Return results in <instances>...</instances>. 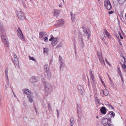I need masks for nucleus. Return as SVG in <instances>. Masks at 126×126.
<instances>
[{
    "label": "nucleus",
    "instance_id": "1",
    "mask_svg": "<svg viewBox=\"0 0 126 126\" xmlns=\"http://www.w3.org/2000/svg\"><path fill=\"white\" fill-rule=\"evenodd\" d=\"M82 28L83 29V35L84 36H86L88 40L90 38L91 35L90 31L88 30H87L86 28L84 27H82Z\"/></svg>",
    "mask_w": 126,
    "mask_h": 126
},
{
    "label": "nucleus",
    "instance_id": "2",
    "mask_svg": "<svg viewBox=\"0 0 126 126\" xmlns=\"http://www.w3.org/2000/svg\"><path fill=\"white\" fill-rule=\"evenodd\" d=\"M111 120L109 118L108 119L103 118L101 121V124L104 126H108L110 123Z\"/></svg>",
    "mask_w": 126,
    "mask_h": 126
},
{
    "label": "nucleus",
    "instance_id": "3",
    "mask_svg": "<svg viewBox=\"0 0 126 126\" xmlns=\"http://www.w3.org/2000/svg\"><path fill=\"white\" fill-rule=\"evenodd\" d=\"M105 8L108 10H110L111 8V6L109 0H105L104 2Z\"/></svg>",
    "mask_w": 126,
    "mask_h": 126
},
{
    "label": "nucleus",
    "instance_id": "4",
    "mask_svg": "<svg viewBox=\"0 0 126 126\" xmlns=\"http://www.w3.org/2000/svg\"><path fill=\"white\" fill-rule=\"evenodd\" d=\"M90 74V75L91 81L92 85L93 87V88H95L96 85L95 84V82L94 79V77L93 74L91 71Z\"/></svg>",
    "mask_w": 126,
    "mask_h": 126
},
{
    "label": "nucleus",
    "instance_id": "5",
    "mask_svg": "<svg viewBox=\"0 0 126 126\" xmlns=\"http://www.w3.org/2000/svg\"><path fill=\"white\" fill-rule=\"evenodd\" d=\"M17 33L18 36L20 39H24L23 33L19 27L18 28Z\"/></svg>",
    "mask_w": 126,
    "mask_h": 126
},
{
    "label": "nucleus",
    "instance_id": "6",
    "mask_svg": "<svg viewBox=\"0 0 126 126\" xmlns=\"http://www.w3.org/2000/svg\"><path fill=\"white\" fill-rule=\"evenodd\" d=\"M17 16L21 20H23L25 19V17L24 13L22 12H19L17 14Z\"/></svg>",
    "mask_w": 126,
    "mask_h": 126
},
{
    "label": "nucleus",
    "instance_id": "7",
    "mask_svg": "<svg viewBox=\"0 0 126 126\" xmlns=\"http://www.w3.org/2000/svg\"><path fill=\"white\" fill-rule=\"evenodd\" d=\"M39 38L41 40H43L45 36H47V35L46 32L42 31L39 33Z\"/></svg>",
    "mask_w": 126,
    "mask_h": 126
},
{
    "label": "nucleus",
    "instance_id": "8",
    "mask_svg": "<svg viewBox=\"0 0 126 126\" xmlns=\"http://www.w3.org/2000/svg\"><path fill=\"white\" fill-rule=\"evenodd\" d=\"M44 75L45 78L47 79H49L51 77V74L50 71L44 72Z\"/></svg>",
    "mask_w": 126,
    "mask_h": 126
},
{
    "label": "nucleus",
    "instance_id": "9",
    "mask_svg": "<svg viewBox=\"0 0 126 126\" xmlns=\"http://www.w3.org/2000/svg\"><path fill=\"white\" fill-rule=\"evenodd\" d=\"M79 40L80 46L81 47L83 48L84 47V43L82 37L81 36H79Z\"/></svg>",
    "mask_w": 126,
    "mask_h": 126
},
{
    "label": "nucleus",
    "instance_id": "10",
    "mask_svg": "<svg viewBox=\"0 0 126 126\" xmlns=\"http://www.w3.org/2000/svg\"><path fill=\"white\" fill-rule=\"evenodd\" d=\"M60 11V10H57V9H55L54 10V12H53V15L57 17L59 15Z\"/></svg>",
    "mask_w": 126,
    "mask_h": 126
},
{
    "label": "nucleus",
    "instance_id": "11",
    "mask_svg": "<svg viewBox=\"0 0 126 126\" xmlns=\"http://www.w3.org/2000/svg\"><path fill=\"white\" fill-rule=\"evenodd\" d=\"M27 97H28L29 101L30 102L32 103L33 101V94H32L29 95H27Z\"/></svg>",
    "mask_w": 126,
    "mask_h": 126
},
{
    "label": "nucleus",
    "instance_id": "12",
    "mask_svg": "<svg viewBox=\"0 0 126 126\" xmlns=\"http://www.w3.org/2000/svg\"><path fill=\"white\" fill-rule=\"evenodd\" d=\"M37 77H32L30 79V81L32 83H34L37 81L38 80Z\"/></svg>",
    "mask_w": 126,
    "mask_h": 126
},
{
    "label": "nucleus",
    "instance_id": "13",
    "mask_svg": "<svg viewBox=\"0 0 126 126\" xmlns=\"http://www.w3.org/2000/svg\"><path fill=\"white\" fill-rule=\"evenodd\" d=\"M58 23L59 26L62 27L64 24V22L63 19H61L58 21Z\"/></svg>",
    "mask_w": 126,
    "mask_h": 126
},
{
    "label": "nucleus",
    "instance_id": "14",
    "mask_svg": "<svg viewBox=\"0 0 126 126\" xmlns=\"http://www.w3.org/2000/svg\"><path fill=\"white\" fill-rule=\"evenodd\" d=\"M44 72L50 71L49 67L47 64H46L44 66Z\"/></svg>",
    "mask_w": 126,
    "mask_h": 126
},
{
    "label": "nucleus",
    "instance_id": "15",
    "mask_svg": "<svg viewBox=\"0 0 126 126\" xmlns=\"http://www.w3.org/2000/svg\"><path fill=\"white\" fill-rule=\"evenodd\" d=\"M59 62H60L61 67L64 65V63L63 62V60L62 59V57L60 56V55H59Z\"/></svg>",
    "mask_w": 126,
    "mask_h": 126
},
{
    "label": "nucleus",
    "instance_id": "16",
    "mask_svg": "<svg viewBox=\"0 0 126 126\" xmlns=\"http://www.w3.org/2000/svg\"><path fill=\"white\" fill-rule=\"evenodd\" d=\"M1 41L2 42H3L8 40L7 37L4 34H2L1 35Z\"/></svg>",
    "mask_w": 126,
    "mask_h": 126
},
{
    "label": "nucleus",
    "instance_id": "17",
    "mask_svg": "<svg viewBox=\"0 0 126 126\" xmlns=\"http://www.w3.org/2000/svg\"><path fill=\"white\" fill-rule=\"evenodd\" d=\"M77 87L78 89L79 90L81 94L82 95L83 94V92L82 91V86L81 85H79Z\"/></svg>",
    "mask_w": 126,
    "mask_h": 126
},
{
    "label": "nucleus",
    "instance_id": "18",
    "mask_svg": "<svg viewBox=\"0 0 126 126\" xmlns=\"http://www.w3.org/2000/svg\"><path fill=\"white\" fill-rule=\"evenodd\" d=\"M100 111L101 113L104 114H105L106 113V108L104 107H103L100 109Z\"/></svg>",
    "mask_w": 126,
    "mask_h": 126
},
{
    "label": "nucleus",
    "instance_id": "19",
    "mask_svg": "<svg viewBox=\"0 0 126 126\" xmlns=\"http://www.w3.org/2000/svg\"><path fill=\"white\" fill-rule=\"evenodd\" d=\"M115 114L114 112L112 111H110L108 114L107 117H109L110 116L111 117H114Z\"/></svg>",
    "mask_w": 126,
    "mask_h": 126
},
{
    "label": "nucleus",
    "instance_id": "20",
    "mask_svg": "<svg viewBox=\"0 0 126 126\" xmlns=\"http://www.w3.org/2000/svg\"><path fill=\"white\" fill-rule=\"evenodd\" d=\"M100 36L101 39L103 41L105 39L106 37L105 35L103 32H101L100 34Z\"/></svg>",
    "mask_w": 126,
    "mask_h": 126
},
{
    "label": "nucleus",
    "instance_id": "21",
    "mask_svg": "<svg viewBox=\"0 0 126 126\" xmlns=\"http://www.w3.org/2000/svg\"><path fill=\"white\" fill-rule=\"evenodd\" d=\"M24 92L25 93L27 94V95H29L32 94L31 93L30 91L28 89H25Z\"/></svg>",
    "mask_w": 126,
    "mask_h": 126
},
{
    "label": "nucleus",
    "instance_id": "22",
    "mask_svg": "<svg viewBox=\"0 0 126 126\" xmlns=\"http://www.w3.org/2000/svg\"><path fill=\"white\" fill-rule=\"evenodd\" d=\"M45 88H51L52 86L51 85L49 84L47 82H45Z\"/></svg>",
    "mask_w": 126,
    "mask_h": 126
},
{
    "label": "nucleus",
    "instance_id": "23",
    "mask_svg": "<svg viewBox=\"0 0 126 126\" xmlns=\"http://www.w3.org/2000/svg\"><path fill=\"white\" fill-rule=\"evenodd\" d=\"M4 43V45L6 47H8L9 46V42L8 41V40L3 42Z\"/></svg>",
    "mask_w": 126,
    "mask_h": 126
},
{
    "label": "nucleus",
    "instance_id": "24",
    "mask_svg": "<svg viewBox=\"0 0 126 126\" xmlns=\"http://www.w3.org/2000/svg\"><path fill=\"white\" fill-rule=\"evenodd\" d=\"M45 90L47 93H50L52 91V88L51 87L50 88H45Z\"/></svg>",
    "mask_w": 126,
    "mask_h": 126
},
{
    "label": "nucleus",
    "instance_id": "25",
    "mask_svg": "<svg viewBox=\"0 0 126 126\" xmlns=\"http://www.w3.org/2000/svg\"><path fill=\"white\" fill-rule=\"evenodd\" d=\"M70 125H74V119L73 117H72L71 118L70 120Z\"/></svg>",
    "mask_w": 126,
    "mask_h": 126
},
{
    "label": "nucleus",
    "instance_id": "26",
    "mask_svg": "<svg viewBox=\"0 0 126 126\" xmlns=\"http://www.w3.org/2000/svg\"><path fill=\"white\" fill-rule=\"evenodd\" d=\"M104 32L106 35L108 37H109L110 36V35L109 34V33L105 29H104Z\"/></svg>",
    "mask_w": 126,
    "mask_h": 126
},
{
    "label": "nucleus",
    "instance_id": "27",
    "mask_svg": "<svg viewBox=\"0 0 126 126\" xmlns=\"http://www.w3.org/2000/svg\"><path fill=\"white\" fill-rule=\"evenodd\" d=\"M14 63L16 65L19 64L18 61V59L17 58H14Z\"/></svg>",
    "mask_w": 126,
    "mask_h": 126
},
{
    "label": "nucleus",
    "instance_id": "28",
    "mask_svg": "<svg viewBox=\"0 0 126 126\" xmlns=\"http://www.w3.org/2000/svg\"><path fill=\"white\" fill-rule=\"evenodd\" d=\"M94 97L96 102H97V103L99 104H101V103L99 99H98L97 97L96 96H95Z\"/></svg>",
    "mask_w": 126,
    "mask_h": 126
},
{
    "label": "nucleus",
    "instance_id": "29",
    "mask_svg": "<svg viewBox=\"0 0 126 126\" xmlns=\"http://www.w3.org/2000/svg\"><path fill=\"white\" fill-rule=\"evenodd\" d=\"M99 59L101 63L103 64L104 63V61L102 57L99 58Z\"/></svg>",
    "mask_w": 126,
    "mask_h": 126
},
{
    "label": "nucleus",
    "instance_id": "30",
    "mask_svg": "<svg viewBox=\"0 0 126 126\" xmlns=\"http://www.w3.org/2000/svg\"><path fill=\"white\" fill-rule=\"evenodd\" d=\"M122 67L123 68L125 71H126V66L125 65V63L122 65Z\"/></svg>",
    "mask_w": 126,
    "mask_h": 126
},
{
    "label": "nucleus",
    "instance_id": "31",
    "mask_svg": "<svg viewBox=\"0 0 126 126\" xmlns=\"http://www.w3.org/2000/svg\"><path fill=\"white\" fill-rule=\"evenodd\" d=\"M97 56L98 58L102 57V56L101 55V53L99 51L97 52Z\"/></svg>",
    "mask_w": 126,
    "mask_h": 126
},
{
    "label": "nucleus",
    "instance_id": "32",
    "mask_svg": "<svg viewBox=\"0 0 126 126\" xmlns=\"http://www.w3.org/2000/svg\"><path fill=\"white\" fill-rule=\"evenodd\" d=\"M3 30V26L0 21V30L1 31Z\"/></svg>",
    "mask_w": 126,
    "mask_h": 126
},
{
    "label": "nucleus",
    "instance_id": "33",
    "mask_svg": "<svg viewBox=\"0 0 126 126\" xmlns=\"http://www.w3.org/2000/svg\"><path fill=\"white\" fill-rule=\"evenodd\" d=\"M3 30V26L0 21V30L1 31Z\"/></svg>",
    "mask_w": 126,
    "mask_h": 126
},
{
    "label": "nucleus",
    "instance_id": "34",
    "mask_svg": "<svg viewBox=\"0 0 126 126\" xmlns=\"http://www.w3.org/2000/svg\"><path fill=\"white\" fill-rule=\"evenodd\" d=\"M125 0H118V2L120 4H122L124 3Z\"/></svg>",
    "mask_w": 126,
    "mask_h": 126
},
{
    "label": "nucleus",
    "instance_id": "35",
    "mask_svg": "<svg viewBox=\"0 0 126 126\" xmlns=\"http://www.w3.org/2000/svg\"><path fill=\"white\" fill-rule=\"evenodd\" d=\"M72 16L71 17V19L72 21L73 22H74L75 21V16Z\"/></svg>",
    "mask_w": 126,
    "mask_h": 126
},
{
    "label": "nucleus",
    "instance_id": "36",
    "mask_svg": "<svg viewBox=\"0 0 126 126\" xmlns=\"http://www.w3.org/2000/svg\"><path fill=\"white\" fill-rule=\"evenodd\" d=\"M29 59L30 60H32L33 61H35V59L33 57H31L30 56H29Z\"/></svg>",
    "mask_w": 126,
    "mask_h": 126
},
{
    "label": "nucleus",
    "instance_id": "37",
    "mask_svg": "<svg viewBox=\"0 0 126 126\" xmlns=\"http://www.w3.org/2000/svg\"><path fill=\"white\" fill-rule=\"evenodd\" d=\"M57 38H53V40L52 42H56L55 43H57Z\"/></svg>",
    "mask_w": 126,
    "mask_h": 126
},
{
    "label": "nucleus",
    "instance_id": "38",
    "mask_svg": "<svg viewBox=\"0 0 126 126\" xmlns=\"http://www.w3.org/2000/svg\"><path fill=\"white\" fill-rule=\"evenodd\" d=\"M5 74L6 75V78H7L8 77V71L7 70H6L5 71Z\"/></svg>",
    "mask_w": 126,
    "mask_h": 126
},
{
    "label": "nucleus",
    "instance_id": "39",
    "mask_svg": "<svg viewBox=\"0 0 126 126\" xmlns=\"http://www.w3.org/2000/svg\"><path fill=\"white\" fill-rule=\"evenodd\" d=\"M44 41L45 42L48 41V39L47 36H45L44 38Z\"/></svg>",
    "mask_w": 126,
    "mask_h": 126
},
{
    "label": "nucleus",
    "instance_id": "40",
    "mask_svg": "<svg viewBox=\"0 0 126 126\" xmlns=\"http://www.w3.org/2000/svg\"><path fill=\"white\" fill-rule=\"evenodd\" d=\"M109 93V91H106V92H105V93L104 95L105 96L107 95H108Z\"/></svg>",
    "mask_w": 126,
    "mask_h": 126
},
{
    "label": "nucleus",
    "instance_id": "41",
    "mask_svg": "<svg viewBox=\"0 0 126 126\" xmlns=\"http://www.w3.org/2000/svg\"><path fill=\"white\" fill-rule=\"evenodd\" d=\"M50 36L51 38L50 39H49V41H52V40H53V38H54V37H53L52 35H51Z\"/></svg>",
    "mask_w": 126,
    "mask_h": 126
},
{
    "label": "nucleus",
    "instance_id": "42",
    "mask_svg": "<svg viewBox=\"0 0 126 126\" xmlns=\"http://www.w3.org/2000/svg\"><path fill=\"white\" fill-rule=\"evenodd\" d=\"M47 49L46 48H44V53H47Z\"/></svg>",
    "mask_w": 126,
    "mask_h": 126
},
{
    "label": "nucleus",
    "instance_id": "43",
    "mask_svg": "<svg viewBox=\"0 0 126 126\" xmlns=\"http://www.w3.org/2000/svg\"><path fill=\"white\" fill-rule=\"evenodd\" d=\"M109 79L110 81V84L112 86H113L114 85L113 83L112 82L110 78H109Z\"/></svg>",
    "mask_w": 126,
    "mask_h": 126
},
{
    "label": "nucleus",
    "instance_id": "44",
    "mask_svg": "<svg viewBox=\"0 0 126 126\" xmlns=\"http://www.w3.org/2000/svg\"><path fill=\"white\" fill-rule=\"evenodd\" d=\"M106 105H108L109 106H111V105L109 104V103L108 102H105Z\"/></svg>",
    "mask_w": 126,
    "mask_h": 126
},
{
    "label": "nucleus",
    "instance_id": "45",
    "mask_svg": "<svg viewBox=\"0 0 126 126\" xmlns=\"http://www.w3.org/2000/svg\"><path fill=\"white\" fill-rule=\"evenodd\" d=\"M48 108L49 110H51V111H52V108L51 106L49 107Z\"/></svg>",
    "mask_w": 126,
    "mask_h": 126
},
{
    "label": "nucleus",
    "instance_id": "46",
    "mask_svg": "<svg viewBox=\"0 0 126 126\" xmlns=\"http://www.w3.org/2000/svg\"><path fill=\"white\" fill-rule=\"evenodd\" d=\"M56 42H52V45L53 46H54L57 43H55Z\"/></svg>",
    "mask_w": 126,
    "mask_h": 126
},
{
    "label": "nucleus",
    "instance_id": "47",
    "mask_svg": "<svg viewBox=\"0 0 126 126\" xmlns=\"http://www.w3.org/2000/svg\"><path fill=\"white\" fill-rule=\"evenodd\" d=\"M7 84H8V85L9 84V79L8 77H7Z\"/></svg>",
    "mask_w": 126,
    "mask_h": 126
},
{
    "label": "nucleus",
    "instance_id": "48",
    "mask_svg": "<svg viewBox=\"0 0 126 126\" xmlns=\"http://www.w3.org/2000/svg\"><path fill=\"white\" fill-rule=\"evenodd\" d=\"M120 74L119 75L121 77V79H123V78L122 75L121 74V72L120 71Z\"/></svg>",
    "mask_w": 126,
    "mask_h": 126
},
{
    "label": "nucleus",
    "instance_id": "49",
    "mask_svg": "<svg viewBox=\"0 0 126 126\" xmlns=\"http://www.w3.org/2000/svg\"><path fill=\"white\" fill-rule=\"evenodd\" d=\"M101 81L102 82V83L103 84L104 86L105 87V83L102 80V79H101Z\"/></svg>",
    "mask_w": 126,
    "mask_h": 126
},
{
    "label": "nucleus",
    "instance_id": "50",
    "mask_svg": "<svg viewBox=\"0 0 126 126\" xmlns=\"http://www.w3.org/2000/svg\"><path fill=\"white\" fill-rule=\"evenodd\" d=\"M56 111L57 113V116L58 117L59 115L58 110H57Z\"/></svg>",
    "mask_w": 126,
    "mask_h": 126
},
{
    "label": "nucleus",
    "instance_id": "51",
    "mask_svg": "<svg viewBox=\"0 0 126 126\" xmlns=\"http://www.w3.org/2000/svg\"><path fill=\"white\" fill-rule=\"evenodd\" d=\"M101 94H104L105 92H104V91L103 90H101Z\"/></svg>",
    "mask_w": 126,
    "mask_h": 126
},
{
    "label": "nucleus",
    "instance_id": "52",
    "mask_svg": "<svg viewBox=\"0 0 126 126\" xmlns=\"http://www.w3.org/2000/svg\"><path fill=\"white\" fill-rule=\"evenodd\" d=\"M70 15L71 17H72V16H74V15H73V13H72V12H71L70 13Z\"/></svg>",
    "mask_w": 126,
    "mask_h": 126
},
{
    "label": "nucleus",
    "instance_id": "53",
    "mask_svg": "<svg viewBox=\"0 0 126 126\" xmlns=\"http://www.w3.org/2000/svg\"><path fill=\"white\" fill-rule=\"evenodd\" d=\"M113 13V12L112 11H111L109 12V14H112Z\"/></svg>",
    "mask_w": 126,
    "mask_h": 126
},
{
    "label": "nucleus",
    "instance_id": "54",
    "mask_svg": "<svg viewBox=\"0 0 126 126\" xmlns=\"http://www.w3.org/2000/svg\"><path fill=\"white\" fill-rule=\"evenodd\" d=\"M88 85L89 86L90 85V83H89L90 81H89V79L88 78Z\"/></svg>",
    "mask_w": 126,
    "mask_h": 126
},
{
    "label": "nucleus",
    "instance_id": "55",
    "mask_svg": "<svg viewBox=\"0 0 126 126\" xmlns=\"http://www.w3.org/2000/svg\"><path fill=\"white\" fill-rule=\"evenodd\" d=\"M24 106H25L26 107L27 106V104L26 103H24L23 104Z\"/></svg>",
    "mask_w": 126,
    "mask_h": 126
},
{
    "label": "nucleus",
    "instance_id": "56",
    "mask_svg": "<svg viewBox=\"0 0 126 126\" xmlns=\"http://www.w3.org/2000/svg\"><path fill=\"white\" fill-rule=\"evenodd\" d=\"M61 45H60V44H59L57 46V47H61Z\"/></svg>",
    "mask_w": 126,
    "mask_h": 126
},
{
    "label": "nucleus",
    "instance_id": "57",
    "mask_svg": "<svg viewBox=\"0 0 126 126\" xmlns=\"http://www.w3.org/2000/svg\"><path fill=\"white\" fill-rule=\"evenodd\" d=\"M123 58H124L125 62H126V59L124 57H123Z\"/></svg>",
    "mask_w": 126,
    "mask_h": 126
},
{
    "label": "nucleus",
    "instance_id": "58",
    "mask_svg": "<svg viewBox=\"0 0 126 126\" xmlns=\"http://www.w3.org/2000/svg\"><path fill=\"white\" fill-rule=\"evenodd\" d=\"M17 58V56L16 55H14V58Z\"/></svg>",
    "mask_w": 126,
    "mask_h": 126
},
{
    "label": "nucleus",
    "instance_id": "59",
    "mask_svg": "<svg viewBox=\"0 0 126 126\" xmlns=\"http://www.w3.org/2000/svg\"><path fill=\"white\" fill-rule=\"evenodd\" d=\"M51 106V105H50V103H49L48 104V107H49Z\"/></svg>",
    "mask_w": 126,
    "mask_h": 126
},
{
    "label": "nucleus",
    "instance_id": "60",
    "mask_svg": "<svg viewBox=\"0 0 126 126\" xmlns=\"http://www.w3.org/2000/svg\"><path fill=\"white\" fill-rule=\"evenodd\" d=\"M113 126V125L112 124H111L110 123V124L109 125V126Z\"/></svg>",
    "mask_w": 126,
    "mask_h": 126
},
{
    "label": "nucleus",
    "instance_id": "61",
    "mask_svg": "<svg viewBox=\"0 0 126 126\" xmlns=\"http://www.w3.org/2000/svg\"><path fill=\"white\" fill-rule=\"evenodd\" d=\"M105 59L106 61V63H107L108 64H110L108 62L107 60H106V58H105Z\"/></svg>",
    "mask_w": 126,
    "mask_h": 126
},
{
    "label": "nucleus",
    "instance_id": "62",
    "mask_svg": "<svg viewBox=\"0 0 126 126\" xmlns=\"http://www.w3.org/2000/svg\"><path fill=\"white\" fill-rule=\"evenodd\" d=\"M120 37L121 39H123V37L121 35L120 36Z\"/></svg>",
    "mask_w": 126,
    "mask_h": 126
},
{
    "label": "nucleus",
    "instance_id": "63",
    "mask_svg": "<svg viewBox=\"0 0 126 126\" xmlns=\"http://www.w3.org/2000/svg\"><path fill=\"white\" fill-rule=\"evenodd\" d=\"M34 109L35 110V111L37 112V110H36V107H34Z\"/></svg>",
    "mask_w": 126,
    "mask_h": 126
},
{
    "label": "nucleus",
    "instance_id": "64",
    "mask_svg": "<svg viewBox=\"0 0 126 126\" xmlns=\"http://www.w3.org/2000/svg\"><path fill=\"white\" fill-rule=\"evenodd\" d=\"M119 34L120 36H121V33L120 32H119Z\"/></svg>",
    "mask_w": 126,
    "mask_h": 126
}]
</instances>
